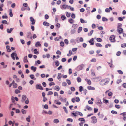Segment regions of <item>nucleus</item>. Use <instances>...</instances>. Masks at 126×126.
Instances as JSON below:
<instances>
[{"label":"nucleus","mask_w":126,"mask_h":126,"mask_svg":"<svg viewBox=\"0 0 126 126\" xmlns=\"http://www.w3.org/2000/svg\"><path fill=\"white\" fill-rule=\"evenodd\" d=\"M56 53L57 54L61 55V52L59 50H58L56 52Z\"/></svg>","instance_id":"e2e57ef3"},{"label":"nucleus","mask_w":126,"mask_h":126,"mask_svg":"<svg viewBox=\"0 0 126 126\" xmlns=\"http://www.w3.org/2000/svg\"><path fill=\"white\" fill-rule=\"evenodd\" d=\"M96 40L98 42H101L102 40V39L100 38H97L96 39Z\"/></svg>","instance_id":"37998d69"},{"label":"nucleus","mask_w":126,"mask_h":126,"mask_svg":"<svg viewBox=\"0 0 126 126\" xmlns=\"http://www.w3.org/2000/svg\"><path fill=\"white\" fill-rule=\"evenodd\" d=\"M55 89L57 91H59L60 89V87L58 86H55Z\"/></svg>","instance_id":"393cba45"},{"label":"nucleus","mask_w":126,"mask_h":126,"mask_svg":"<svg viewBox=\"0 0 126 126\" xmlns=\"http://www.w3.org/2000/svg\"><path fill=\"white\" fill-rule=\"evenodd\" d=\"M67 85V84L66 82H64L63 83H62V85L63 86H66Z\"/></svg>","instance_id":"680f3d73"},{"label":"nucleus","mask_w":126,"mask_h":126,"mask_svg":"<svg viewBox=\"0 0 126 126\" xmlns=\"http://www.w3.org/2000/svg\"><path fill=\"white\" fill-rule=\"evenodd\" d=\"M117 72L119 73L120 74H123V72L121 70H119L117 71Z\"/></svg>","instance_id":"864d4df0"},{"label":"nucleus","mask_w":126,"mask_h":126,"mask_svg":"<svg viewBox=\"0 0 126 126\" xmlns=\"http://www.w3.org/2000/svg\"><path fill=\"white\" fill-rule=\"evenodd\" d=\"M43 25L45 26H49V24L46 21H44L43 22Z\"/></svg>","instance_id":"412c9836"},{"label":"nucleus","mask_w":126,"mask_h":126,"mask_svg":"<svg viewBox=\"0 0 126 126\" xmlns=\"http://www.w3.org/2000/svg\"><path fill=\"white\" fill-rule=\"evenodd\" d=\"M16 6V4L15 3H13L12 4L11 6V7L14 8Z\"/></svg>","instance_id":"774afa93"},{"label":"nucleus","mask_w":126,"mask_h":126,"mask_svg":"<svg viewBox=\"0 0 126 126\" xmlns=\"http://www.w3.org/2000/svg\"><path fill=\"white\" fill-rule=\"evenodd\" d=\"M93 32H94L93 30H91L90 31V33H88V36H91L92 35V33H93Z\"/></svg>","instance_id":"4c0bfd02"},{"label":"nucleus","mask_w":126,"mask_h":126,"mask_svg":"<svg viewBox=\"0 0 126 126\" xmlns=\"http://www.w3.org/2000/svg\"><path fill=\"white\" fill-rule=\"evenodd\" d=\"M95 45L97 47H101L102 46V45L98 43H96Z\"/></svg>","instance_id":"c9c22d12"},{"label":"nucleus","mask_w":126,"mask_h":126,"mask_svg":"<svg viewBox=\"0 0 126 126\" xmlns=\"http://www.w3.org/2000/svg\"><path fill=\"white\" fill-rule=\"evenodd\" d=\"M96 61V60L95 58H93L91 60V62H95Z\"/></svg>","instance_id":"4d7b16f0"},{"label":"nucleus","mask_w":126,"mask_h":126,"mask_svg":"<svg viewBox=\"0 0 126 126\" xmlns=\"http://www.w3.org/2000/svg\"><path fill=\"white\" fill-rule=\"evenodd\" d=\"M53 122L54 123L57 124L59 122V121L58 119H55L54 120Z\"/></svg>","instance_id":"c85d7f7f"},{"label":"nucleus","mask_w":126,"mask_h":126,"mask_svg":"<svg viewBox=\"0 0 126 126\" xmlns=\"http://www.w3.org/2000/svg\"><path fill=\"white\" fill-rule=\"evenodd\" d=\"M41 46V44L39 42H37L36 43L35 45V46L36 47H40Z\"/></svg>","instance_id":"a211bd4d"},{"label":"nucleus","mask_w":126,"mask_h":126,"mask_svg":"<svg viewBox=\"0 0 126 126\" xmlns=\"http://www.w3.org/2000/svg\"><path fill=\"white\" fill-rule=\"evenodd\" d=\"M87 89L89 90H95V88L92 87V86H88L87 87Z\"/></svg>","instance_id":"dca6fc26"},{"label":"nucleus","mask_w":126,"mask_h":126,"mask_svg":"<svg viewBox=\"0 0 126 126\" xmlns=\"http://www.w3.org/2000/svg\"><path fill=\"white\" fill-rule=\"evenodd\" d=\"M27 38H30L31 39L32 38V36L31 35V33L30 32H28L27 34Z\"/></svg>","instance_id":"423d86ee"},{"label":"nucleus","mask_w":126,"mask_h":126,"mask_svg":"<svg viewBox=\"0 0 126 126\" xmlns=\"http://www.w3.org/2000/svg\"><path fill=\"white\" fill-rule=\"evenodd\" d=\"M27 56L24 57L23 59V62L25 63L28 62V61L27 59Z\"/></svg>","instance_id":"ddd939ff"},{"label":"nucleus","mask_w":126,"mask_h":126,"mask_svg":"<svg viewBox=\"0 0 126 126\" xmlns=\"http://www.w3.org/2000/svg\"><path fill=\"white\" fill-rule=\"evenodd\" d=\"M77 80L78 82H80L81 81V79L80 77H78L77 78Z\"/></svg>","instance_id":"a19ab883"},{"label":"nucleus","mask_w":126,"mask_h":126,"mask_svg":"<svg viewBox=\"0 0 126 126\" xmlns=\"http://www.w3.org/2000/svg\"><path fill=\"white\" fill-rule=\"evenodd\" d=\"M21 112L23 114H25L26 113V111L23 109H22L21 110Z\"/></svg>","instance_id":"a18cd8bd"},{"label":"nucleus","mask_w":126,"mask_h":126,"mask_svg":"<svg viewBox=\"0 0 126 126\" xmlns=\"http://www.w3.org/2000/svg\"><path fill=\"white\" fill-rule=\"evenodd\" d=\"M3 6V4H0V11H2L3 10V9L2 7Z\"/></svg>","instance_id":"e433bc0d"},{"label":"nucleus","mask_w":126,"mask_h":126,"mask_svg":"<svg viewBox=\"0 0 126 126\" xmlns=\"http://www.w3.org/2000/svg\"><path fill=\"white\" fill-rule=\"evenodd\" d=\"M66 61V59L65 58H63L62 59V62H64Z\"/></svg>","instance_id":"338daca9"},{"label":"nucleus","mask_w":126,"mask_h":126,"mask_svg":"<svg viewBox=\"0 0 126 126\" xmlns=\"http://www.w3.org/2000/svg\"><path fill=\"white\" fill-rule=\"evenodd\" d=\"M60 46L62 47H63L64 46V43L63 42H61L60 43Z\"/></svg>","instance_id":"13d9d810"},{"label":"nucleus","mask_w":126,"mask_h":126,"mask_svg":"<svg viewBox=\"0 0 126 126\" xmlns=\"http://www.w3.org/2000/svg\"><path fill=\"white\" fill-rule=\"evenodd\" d=\"M68 21L71 24H73L74 22V20L72 18L68 20Z\"/></svg>","instance_id":"5701e85b"},{"label":"nucleus","mask_w":126,"mask_h":126,"mask_svg":"<svg viewBox=\"0 0 126 126\" xmlns=\"http://www.w3.org/2000/svg\"><path fill=\"white\" fill-rule=\"evenodd\" d=\"M45 17L46 19H48L49 18V16L48 15L46 14L45 15Z\"/></svg>","instance_id":"052dcab7"},{"label":"nucleus","mask_w":126,"mask_h":126,"mask_svg":"<svg viewBox=\"0 0 126 126\" xmlns=\"http://www.w3.org/2000/svg\"><path fill=\"white\" fill-rule=\"evenodd\" d=\"M64 42L65 43L66 45H68V41L67 39H65L64 40Z\"/></svg>","instance_id":"f704fd0d"},{"label":"nucleus","mask_w":126,"mask_h":126,"mask_svg":"<svg viewBox=\"0 0 126 126\" xmlns=\"http://www.w3.org/2000/svg\"><path fill=\"white\" fill-rule=\"evenodd\" d=\"M53 94V93L52 91H49L47 94V95H52Z\"/></svg>","instance_id":"5fc2aeb1"},{"label":"nucleus","mask_w":126,"mask_h":126,"mask_svg":"<svg viewBox=\"0 0 126 126\" xmlns=\"http://www.w3.org/2000/svg\"><path fill=\"white\" fill-rule=\"evenodd\" d=\"M30 21L32 22V25L34 24L35 22V20H34L33 18L32 17H30Z\"/></svg>","instance_id":"6e6552de"},{"label":"nucleus","mask_w":126,"mask_h":126,"mask_svg":"<svg viewBox=\"0 0 126 126\" xmlns=\"http://www.w3.org/2000/svg\"><path fill=\"white\" fill-rule=\"evenodd\" d=\"M76 113L78 114L81 116H82L83 115V114L82 113L79 111H76Z\"/></svg>","instance_id":"cd10ccee"},{"label":"nucleus","mask_w":126,"mask_h":126,"mask_svg":"<svg viewBox=\"0 0 126 126\" xmlns=\"http://www.w3.org/2000/svg\"><path fill=\"white\" fill-rule=\"evenodd\" d=\"M121 54V52L120 51H118L116 53V55L117 56H119Z\"/></svg>","instance_id":"6e6d98bb"},{"label":"nucleus","mask_w":126,"mask_h":126,"mask_svg":"<svg viewBox=\"0 0 126 126\" xmlns=\"http://www.w3.org/2000/svg\"><path fill=\"white\" fill-rule=\"evenodd\" d=\"M92 122L93 123H95L97 122V120L96 117L95 116L91 117Z\"/></svg>","instance_id":"20e7f679"},{"label":"nucleus","mask_w":126,"mask_h":126,"mask_svg":"<svg viewBox=\"0 0 126 126\" xmlns=\"http://www.w3.org/2000/svg\"><path fill=\"white\" fill-rule=\"evenodd\" d=\"M110 11V10L109 8H107L105 9V12H109Z\"/></svg>","instance_id":"69168bd1"},{"label":"nucleus","mask_w":126,"mask_h":126,"mask_svg":"<svg viewBox=\"0 0 126 126\" xmlns=\"http://www.w3.org/2000/svg\"><path fill=\"white\" fill-rule=\"evenodd\" d=\"M62 78L61 74L60 73L58 74V76L57 77L58 79L59 80H60Z\"/></svg>","instance_id":"6ab92c4d"},{"label":"nucleus","mask_w":126,"mask_h":126,"mask_svg":"<svg viewBox=\"0 0 126 126\" xmlns=\"http://www.w3.org/2000/svg\"><path fill=\"white\" fill-rule=\"evenodd\" d=\"M94 38H92L89 41V42L91 43V45H93L94 44Z\"/></svg>","instance_id":"f8f14e48"},{"label":"nucleus","mask_w":126,"mask_h":126,"mask_svg":"<svg viewBox=\"0 0 126 126\" xmlns=\"http://www.w3.org/2000/svg\"><path fill=\"white\" fill-rule=\"evenodd\" d=\"M10 47L9 46H6V48L7 49V51L9 52H10L11 51V49L10 48Z\"/></svg>","instance_id":"f3484780"},{"label":"nucleus","mask_w":126,"mask_h":126,"mask_svg":"<svg viewBox=\"0 0 126 126\" xmlns=\"http://www.w3.org/2000/svg\"><path fill=\"white\" fill-rule=\"evenodd\" d=\"M80 99L79 97H77L76 99V101L77 102H78L80 101Z\"/></svg>","instance_id":"09e8293b"},{"label":"nucleus","mask_w":126,"mask_h":126,"mask_svg":"<svg viewBox=\"0 0 126 126\" xmlns=\"http://www.w3.org/2000/svg\"><path fill=\"white\" fill-rule=\"evenodd\" d=\"M61 18L62 19L64 20L66 19V18L63 15L61 16Z\"/></svg>","instance_id":"473e14b6"},{"label":"nucleus","mask_w":126,"mask_h":126,"mask_svg":"<svg viewBox=\"0 0 126 126\" xmlns=\"http://www.w3.org/2000/svg\"><path fill=\"white\" fill-rule=\"evenodd\" d=\"M36 89H39L41 90H43V89L42 87L40 85L37 84L36 85Z\"/></svg>","instance_id":"1a4fd4ad"},{"label":"nucleus","mask_w":126,"mask_h":126,"mask_svg":"<svg viewBox=\"0 0 126 126\" xmlns=\"http://www.w3.org/2000/svg\"><path fill=\"white\" fill-rule=\"evenodd\" d=\"M13 29V28H11L10 29H7V32L8 33H10L11 32Z\"/></svg>","instance_id":"2eb2a0df"},{"label":"nucleus","mask_w":126,"mask_h":126,"mask_svg":"<svg viewBox=\"0 0 126 126\" xmlns=\"http://www.w3.org/2000/svg\"><path fill=\"white\" fill-rule=\"evenodd\" d=\"M117 27V32H118L120 34H121L123 33V29L121 28L122 24H119Z\"/></svg>","instance_id":"f257e3e1"},{"label":"nucleus","mask_w":126,"mask_h":126,"mask_svg":"<svg viewBox=\"0 0 126 126\" xmlns=\"http://www.w3.org/2000/svg\"><path fill=\"white\" fill-rule=\"evenodd\" d=\"M67 121L69 122H72L73 120L71 118H68L67 119Z\"/></svg>","instance_id":"bf43d9fd"},{"label":"nucleus","mask_w":126,"mask_h":126,"mask_svg":"<svg viewBox=\"0 0 126 126\" xmlns=\"http://www.w3.org/2000/svg\"><path fill=\"white\" fill-rule=\"evenodd\" d=\"M84 67L83 64H81L78 66L77 68V69L78 70H82Z\"/></svg>","instance_id":"39448f33"},{"label":"nucleus","mask_w":126,"mask_h":126,"mask_svg":"<svg viewBox=\"0 0 126 126\" xmlns=\"http://www.w3.org/2000/svg\"><path fill=\"white\" fill-rule=\"evenodd\" d=\"M20 91L17 89L15 91V93L16 94L19 93H20Z\"/></svg>","instance_id":"ea45409f"},{"label":"nucleus","mask_w":126,"mask_h":126,"mask_svg":"<svg viewBox=\"0 0 126 126\" xmlns=\"http://www.w3.org/2000/svg\"><path fill=\"white\" fill-rule=\"evenodd\" d=\"M75 14L72 13V14L71 16V17L73 18L74 19L75 18Z\"/></svg>","instance_id":"3c124183"},{"label":"nucleus","mask_w":126,"mask_h":126,"mask_svg":"<svg viewBox=\"0 0 126 126\" xmlns=\"http://www.w3.org/2000/svg\"><path fill=\"white\" fill-rule=\"evenodd\" d=\"M26 98V95H22V99L21 100L22 102H24Z\"/></svg>","instance_id":"9b49d317"},{"label":"nucleus","mask_w":126,"mask_h":126,"mask_svg":"<svg viewBox=\"0 0 126 126\" xmlns=\"http://www.w3.org/2000/svg\"><path fill=\"white\" fill-rule=\"evenodd\" d=\"M31 69L33 70L34 72H35L36 69V68L35 67H34V66H32L31 67Z\"/></svg>","instance_id":"aec40b11"},{"label":"nucleus","mask_w":126,"mask_h":126,"mask_svg":"<svg viewBox=\"0 0 126 126\" xmlns=\"http://www.w3.org/2000/svg\"><path fill=\"white\" fill-rule=\"evenodd\" d=\"M109 39L110 41L112 42H115V36L114 35H111Z\"/></svg>","instance_id":"7ed1b4c3"},{"label":"nucleus","mask_w":126,"mask_h":126,"mask_svg":"<svg viewBox=\"0 0 126 126\" xmlns=\"http://www.w3.org/2000/svg\"><path fill=\"white\" fill-rule=\"evenodd\" d=\"M55 65L56 66H58L59 65L60 63L59 62V61H56L55 62Z\"/></svg>","instance_id":"7c9ffc66"},{"label":"nucleus","mask_w":126,"mask_h":126,"mask_svg":"<svg viewBox=\"0 0 126 126\" xmlns=\"http://www.w3.org/2000/svg\"><path fill=\"white\" fill-rule=\"evenodd\" d=\"M63 108L64 109L65 112H66V113H68L67 110L66 109V107H63Z\"/></svg>","instance_id":"72a5a7b5"},{"label":"nucleus","mask_w":126,"mask_h":126,"mask_svg":"<svg viewBox=\"0 0 126 126\" xmlns=\"http://www.w3.org/2000/svg\"><path fill=\"white\" fill-rule=\"evenodd\" d=\"M17 84L16 83L13 84V87L14 88H16L17 87Z\"/></svg>","instance_id":"8fccbe9b"},{"label":"nucleus","mask_w":126,"mask_h":126,"mask_svg":"<svg viewBox=\"0 0 126 126\" xmlns=\"http://www.w3.org/2000/svg\"><path fill=\"white\" fill-rule=\"evenodd\" d=\"M30 116L29 115L28 116V117H27L26 118V120L28 122H30Z\"/></svg>","instance_id":"c03bdc74"},{"label":"nucleus","mask_w":126,"mask_h":126,"mask_svg":"<svg viewBox=\"0 0 126 126\" xmlns=\"http://www.w3.org/2000/svg\"><path fill=\"white\" fill-rule=\"evenodd\" d=\"M65 14L66 16L67 17H69L70 16L71 13H68V12H65Z\"/></svg>","instance_id":"b1692460"},{"label":"nucleus","mask_w":126,"mask_h":126,"mask_svg":"<svg viewBox=\"0 0 126 126\" xmlns=\"http://www.w3.org/2000/svg\"><path fill=\"white\" fill-rule=\"evenodd\" d=\"M54 102L56 104L60 105L61 104V103L59 102L58 100H55Z\"/></svg>","instance_id":"4be33fe9"},{"label":"nucleus","mask_w":126,"mask_h":126,"mask_svg":"<svg viewBox=\"0 0 126 126\" xmlns=\"http://www.w3.org/2000/svg\"><path fill=\"white\" fill-rule=\"evenodd\" d=\"M11 56L12 59L14 60H15V56H16V60H18L19 59V58L17 56V54L16 53L13 52L11 54Z\"/></svg>","instance_id":"f03ea898"},{"label":"nucleus","mask_w":126,"mask_h":126,"mask_svg":"<svg viewBox=\"0 0 126 126\" xmlns=\"http://www.w3.org/2000/svg\"><path fill=\"white\" fill-rule=\"evenodd\" d=\"M62 7L64 9L67 8L69 9L70 8V6H68V5L63 4L62 5Z\"/></svg>","instance_id":"9d476101"},{"label":"nucleus","mask_w":126,"mask_h":126,"mask_svg":"<svg viewBox=\"0 0 126 126\" xmlns=\"http://www.w3.org/2000/svg\"><path fill=\"white\" fill-rule=\"evenodd\" d=\"M121 47L123 48L125 47H126V43H124L122 44L121 45Z\"/></svg>","instance_id":"2f4dec72"},{"label":"nucleus","mask_w":126,"mask_h":126,"mask_svg":"<svg viewBox=\"0 0 126 126\" xmlns=\"http://www.w3.org/2000/svg\"><path fill=\"white\" fill-rule=\"evenodd\" d=\"M85 81H86L87 83L89 85H90L91 84V80L90 79H85Z\"/></svg>","instance_id":"4468645a"},{"label":"nucleus","mask_w":126,"mask_h":126,"mask_svg":"<svg viewBox=\"0 0 126 126\" xmlns=\"http://www.w3.org/2000/svg\"><path fill=\"white\" fill-rule=\"evenodd\" d=\"M108 82L106 81L105 80H102L100 82V84L101 85H103L107 84Z\"/></svg>","instance_id":"0eeeda50"},{"label":"nucleus","mask_w":126,"mask_h":126,"mask_svg":"<svg viewBox=\"0 0 126 126\" xmlns=\"http://www.w3.org/2000/svg\"><path fill=\"white\" fill-rule=\"evenodd\" d=\"M102 20L103 21H107L108 19H107L106 18L104 17H103L102 19Z\"/></svg>","instance_id":"79ce46f5"},{"label":"nucleus","mask_w":126,"mask_h":126,"mask_svg":"<svg viewBox=\"0 0 126 126\" xmlns=\"http://www.w3.org/2000/svg\"><path fill=\"white\" fill-rule=\"evenodd\" d=\"M55 84L53 82H50L49 83V85L50 86L52 85H54Z\"/></svg>","instance_id":"49530a36"},{"label":"nucleus","mask_w":126,"mask_h":126,"mask_svg":"<svg viewBox=\"0 0 126 126\" xmlns=\"http://www.w3.org/2000/svg\"><path fill=\"white\" fill-rule=\"evenodd\" d=\"M2 23L4 24H6L7 23V21L6 20H3L2 21Z\"/></svg>","instance_id":"603ef678"},{"label":"nucleus","mask_w":126,"mask_h":126,"mask_svg":"<svg viewBox=\"0 0 126 126\" xmlns=\"http://www.w3.org/2000/svg\"><path fill=\"white\" fill-rule=\"evenodd\" d=\"M111 112L113 114H116L117 113V112L113 110H112L111 111Z\"/></svg>","instance_id":"0e129e2a"},{"label":"nucleus","mask_w":126,"mask_h":126,"mask_svg":"<svg viewBox=\"0 0 126 126\" xmlns=\"http://www.w3.org/2000/svg\"><path fill=\"white\" fill-rule=\"evenodd\" d=\"M86 109L89 110H92V109L91 107H90L88 105L86 106Z\"/></svg>","instance_id":"bb28decb"},{"label":"nucleus","mask_w":126,"mask_h":126,"mask_svg":"<svg viewBox=\"0 0 126 126\" xmlns=\"http://www.w3.org/2000/svg\"><path fill=\"white\" fill-rule=\"evenodd\" d=\"M79 121H84V123L85 122V120L83 118H79Z\"/></svg>","instance_id":"de8ad7c7"},{"label":"nucleus","mask_w":126,"mask_h":126,"mask_svg":"<svg viewBox=\"0 0 126 126\" xmlns=\"http://www.w3.org/2000/svg\"><path fill=\"white\" fill-rule=\"evenodd\" d=\"M82 27H79L78 29V32L79 33L81 31H82Z\"/></svg>","instance_id":"58836bf2"},{"label":"nucleus","mask_w":126,"mask_h":126,"mask_svg":"<svg viewBox=\"0 0 126 126\" xmlns=\"http://www.w3.org/2000/svg\"><path fill=\"white\" fill-rule=\"evenodd\" d=\"M9 10L10 11V13H9V15H10V16L11 17H12L13 16L12 12V10L11 9H10Z\"/></svg>","instance_id":"c756f323"},{"label":"nucleus","mask_w":126,"mask_h":126,"mask_svg":"<svg viewBox=\"0 0 126 126\" xmlns=\"http://www.w3.org/2000/svg\"><path fill=\"white\" fill-rule=\"evenodd\" d=\"M84 90L82 86H80L79 87V90L80 92H81L82 91H83Z\"/></svg>","instance_id":"a878e982"}]
</instances>
